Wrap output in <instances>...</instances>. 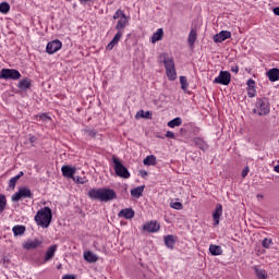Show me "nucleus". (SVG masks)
<instances>
[{
    "mask_svg": "<svg viewBox=\"0 0 279 279\" xmlns=\"http://www.w3.org/2000/svg\"><path fill=\"white\" fill-rule=\"evenodd\" d=\"M90 199H98L99 202H112L117 199V192L112 189H92L88 192Z\"/></svg>",
    "mask_w": 279,
    "mask_h": 279,
    "instance_id": "nucleus-1",
    "label": "nucleus"
},
{
    "mask_svg": "<svg viewBox=\"0 0 279 279\" xmlns=\"http://www.w3.org/2000/svg\"><path fill=\"white\" fill-rule=\"evenodd\" d=\"M159 58L163 62L168 80L170 82L178 80V72H175V61H173V58L167 56V53H161Z\"/></svg>",
    "mask_w": 279,
    "mask_h": 279,
    "instance_id": "nucleus-2",
    "label": "nucleus"
},
{
    "mask_svg": "<svg viewBox=\"0 0 279 279\" xmlns=\"http://www.w3.org/2000/svg\"><path fill=\"white\" fill-rule=\"evenodd\" d=\"M51 208L49 207H44L35 215V221L37 226H41V228H49V226L51 225Z\"/></svg>",
    "mask_w": 279,
    "mask_h": 279,
    "instance_id": "nucleus-3",
    "label": "nucleus"
},
{
    "mask_svg": "<svg viewBox=\"0 0 279 279\" xmlns=\"http://www.w3.org/2000/svg\"><path fill=\"white\" fill-rule=\"evenodd\" d=\"M270 111L271 107L269 105V98H257L255 108L253 110L254 114H258V117H267V114H269Z\"/></svg>",
    "mask_w": 279,
    "mask_h": 279,
    "instance_id": "nucleus-4",
    "label": "nucleus"
},
{
    "mask_svg": "<svg viewBox=\"0 0 279 279\" xmlns=\"http://www.w3.org/2000/svg\"><path fill=\"white\" fill-rule=\"evenodd\" d=\"M112 162L116 175H118V178H123L124 180H128L130 178V171L128 170V168H125V166H123L121 159L112 157Z\"/></svg>",
    "mask_w": 279,
    "mask_h": 279,
    "instance_id": "nucleus-5",
    "label": "nucleus"
},
{
    "mask_svg": "<svg viewBox=\"0 0 279 279\" xmlns=\"http://www.w3.org/2000/svg\"><path fill=\"white\" fill-rule=\"evenodd\" d=\"M22 75L21 72L16 69H2L0 71V80H21Z\"/></svg>",
    "mask_w": 279,
    "mask_h": 279,
    "instance_id": "nucleus-6",
    "label": "nucleus"
},
{
    "mask_svg": "<svg viewBox=\"0 0 279 279\" xmlns=\"http://www.w3.org/2000/svg\"><path fill=\"white\" fill-rule=\"evenodd\" d=\"M232 82V74L228 71H220L219 75L214 80V84H221L222 86H229Z\"/></svg>",
    "mask_w": 279,
    "mask_h": 279,
    "instance_id": "nucleus-7",
    "label": "nucleus"
},
{
    "mask_svg": "<svg viewBox=\"0 0 279 279\" xmlns=\"http://www.w3.org/2000/svg\"><path fill=\"white\" fill-rule=\"evenodd\" d=\"M62 49V41L59 39H54L47 44L46 51L49 53V56H53V53H57V51H60Z\"/></svg>",
    "mask_w": 279,
    "mask_h": 279,
    "instance_id": "nucleus-8",
    "label": "nucleus"
},
{
    "mask_svg": "<svg viewBox=\"0 0 279 279\" xmlns=\"http://www.w3.org/2000/svg\"><path fill=\"white\" fill-rule=\"evenodd\" d=\"M32 197V191L27 187H21L15 194L12 195V202H19V199H25Z\"/></svg>",
    "mask_w": 279,
    "mask_h": 279,
    "instance_id": "nucleus-9",
    "label": "nucleus"
},
{
    "mask_svg": "<svg viewBox=\"0 0 279 279\" xmlns=\"http://www.w3.org/2000/svg\"><path fill=\"white\" fill-rule=\"evenodd\" d=\"M228 38H232V33L229 31H221L214 35L213 40L214 43H223L225 40H228Z\"/></svg>",
    "mask_w": 279,
    "mask_h": 279,
    "instance_id": "nucleus-10",
    "label": "nucleus"
},
{
    "mask_svg": "<svg viewBox=\"0 0 279 279\" xmlns=\"http://www.w3.org/2000/svg\"><path fill=\"white\" fill-rule=\"evenodd\" d=\"M43 245V242L39 241L38 239L35 240H27L26 242L23 243L22 247L24 250H36V247H40Z\"/></svg>",
    "mask_w": 279,
    "mask_h": 279,
    "instance_id": "nucleus-11",
    "label": "nucleus"
},
{
    "mask_svg": "<svg viewBox=\"0 0 279 279\" xmlns=\"http://www.w3.org/2000/svg\"><path fill=\"white\" fill-rule=\"evenodd\" d=\"M221 215H223V206L218 204L213 213L214 226H219V219H221Z\"/></svg>",
    "mask_w": 279,
    "mask_h": 279,
    "instance_id": "nucleus-12",
    "label": "nucleus"
},
{
    "mask_svg": "<svg viewBox=\"0 0 279 279\" xmlns=\"http://www.w3.org/2000/svg\"><path fill=\"white\" fill-rule=\"evenodd\" d=\"M122 37H123V32H118L112 38V40L107 45L106 47L107 51H112V49H114V46L119 45V41L121 40Z\"/></svg>",
    "mask_w": 279,
    "mask_h": 279,
    "instance_id": "nucleus-13",
    "label": "nucleus"
},
{
    "mask_svg": "<svg viewBox=\"0 0 279 279\" xmlns=\"http://www.w3.org/2000/svg\"><path fill=\"white\" fill-rule=\"evenodd\" d=\"M56 252H58V245H51L50 247H48V250L46 251V254L44 256V260L45 263H48V260H51V258H53V256H56Z\"/></svg>",
    "mask_w": 279,
    "mask_h": 279,
    "instance_id": "nucleus-14",
    "label": "nucleus"
},
{
    "mask_svg": "<svg viewBox=\"0 0 279 279\" xmlns=\"http://www.w3.org/2000/svg\"><path fill=\"white\" fill-rule=\"evenodd\" d=\"M17 88L23 92L29 90V88H32V81L29 80V77L21 80L17 84Z\"/></svg>",
    "mask_w": 279,
    "mask_h": 279,
    "instance_id": "nucleus-15",
    "label": "nucleus"
},
{
    "mask_svg": "<svg viewBox=\"0 0 279 279\" xmlns=\"http://www.w3.org/2000/svg\"><path fill=\"white\" fill-rule=\"evenodd\" d=\"M163 241H165L166 247H168L169 250H173V247L175 246V243L178 241V236H175V235H166L163 238Z\"/></svg>",
    "mask_w": 279,
    "mask_h": 279,
    "instance_id": "nucleus-16",
    "label": "nucleus"
},
{
    "mask_svg": "<svg viewBox=\"0 0 279 279\" xmlns=\"http://www.w3.org/2000/svg\"><path fill=\"white\" fill-rule=\"evenodd\" d=\"M147 232H158L160 230V225L156 221L146 222L143 227Z\"/></svg>",
    "mask_w": 279,
    "mask_h": 279,
    "instance_id": "nucleus-17",
    "label": "nucleus"
},
{
    "mask_svg": "<svg viewBox=\"0 0 279 279\" xmlns=\"http://www.w3.org/2000/svg\"><path fill=\"white\" fill-rule=\"evenodd\" d=\"M134 209L125 208L119 211L118 217H123L124 219H134Z\"/></svg>",
    "mask_w": 279,
    "mask_h": 279,
    "instance_id": "nucleus-18",
    "label": "nucleus"
},
{
    "mask_svg": "<svg viewBox=\"0 0 279 279\" xmlns=\"http://www.w3.org/2000/svg\"><path fill=\"white\" fill-rule=\"evenodd\" d=\"M129 21L130 20L126 17V15H123V17H120V20L118 21V23L116 25L117 32H123L125 29V27L128 26Z\"/></svg>",
    "mask_w": 279,
    "mask_h": 279,
    "instance_id": "nucleus-19",
    "label": "nucleus"
},
{
    "mask_svg": "<svg viewBox=\"0 0 279 279\" xmlns=\"http://www.w3.org/2000/svg\"><path fill=\"white\" fill-rule=\"evenodd\" d=\"M61 172L64 178H73V175H75V168L70 166H62Z\"/></svg>",
    "mask_w": 279,
    "mask_h": 279,
    "instance_id": "nucleus-20",
    "label": "nucleus"
},
{
    "mask_svg": "<svg viewBox=\"0 0 279 279\" xmlns=\"http://www.w3.org/2000/svg\"><path fill=\"white\" fill-rule=\"evenodd\" d=\"M253 270L257 279H267L269 276L267 275V270L259 268L258 266H253Z\"/></svg>",
    "mask_w": 279,
    "mask_h": 279,
    "instance_id": "nucleus-21",
    "label": "nucleus"
},
{
    "mask_svg": "<svg viewBox=\"0 0 279 279\" xmlns=\"http://www.w3.org/2000/svg\"><path fill=\"white\" fill-rule=\"evenodd\" d=\"M267 77H268L269 82H278V80H279V69H277V68L270 69L267 72Z\"/></svg>",
    "mask_w": 279,
    "mask_h": 279,
    "instance_id": "nucleus-22",
    "label": "nucleus"
},
{
    "mask_svg": "<svg viewBox=\"0 0 279 279\" xmlns=\"http://www.w3.org/2000/svg\"><path fill=\"white\" fill-rule=\"evenodd\" d=\"M209 252L211 256H221L223 254V250H221V246L211 244L209 246Z\"/></svg>",
    "mask_w": 279,
    "mask_h": 279,
    "instance_id": "nucleus-23",
    "label": "nucleus"
},
{
    "mask_svg": "<svg viewBox=\"0 0 279 279\" xmlns=\"http://www.w3.org/2000/svg\"><path fill=\"white\" fill-rule=\"evenodd\" d=\"M162 36H165V31H162V28H158L157 32L153 34L150 40L153 44H156L158 40H162Z\"/></svg>",
    "mask_w": 279,
    "mask_h": 279,
    "instance_id": "nucleus-24",
    "label": "nucleus"
},
{
    "mask_svg": "<svg viewBox=\"0 0 279 279\" xmlns=\"http://www.w3.org/2000/svg\"><path fill=\"white\" fill-rule=\"evenodd\" d=\"M84 258L87 263H97L98 260L97 255L90 251L84 253Z\"/></svg>",
    "mask_w": 279,
    "mask_h": 279,
    "instance_id": "nucleus-25",
    "label": "nucleus"
},
{
    "mask_svg": "<svg viewBox=\"0 0 279 279\" xmlns=\"http://www.w3.org/2000/svg\"><path fill=\"white\" fill-rule=\"evenodd\" d=\"M195 40H197V31L192 29L187 37V43L190 47H193L195 45Z\"/></svg>",
    "mask_w": 279,
    "mask_h": 279,
    "instance_id": "nucleus-26",
    "label": "nucleus"
},
{
    "mask_svg": "<svg viewBox=\"0 0 279 279\" xmlns=\"http://www.w3.org/2000/svg\"><path fill=\"white\" fill-rule=\"evenodd\" d=\"M143 191H145V185L137 186V187L131 190V195H132V197H136V199H138V197H141V195H143Z\"/></svg>",
    "mask_w": 279,
    "mask_h": 279,
    "instance_id": "nucleus-27",
    "label": "nucleus"
},
{
    "mask_svg": "<svg viewBox=\"0 0 279 279\" xmlns=\"http://www.w3.org/2000/svg\"><path fill=\"white\" fill-rule=\"evenodd\" d=\"M182 125V118L178 117L168 122V128H180Z\"/></svg>",
    "mask_w": 279,
    "mask_h": 279,
    "instance_id": "nucleus-28",
    "label": "nucleus"
},
{
    "mask_svg": "<svg viewBox=\"0 0 279 279\" xmlns=\"http://www.w3.org/2000/svg\"><path fill=\"white\" fill-rule=\"evenodd\" d=\"M143 162H144V165H145L146 167H151V166L156 165V156L149 155V156H147V157L144 159Z\"/></svg>",
    "mask_w": 279,
    "mask_h": 279,
    "instance_id": "nucleus-29",
    "label": "nucleus"
},
{
    "mask_svg": "<svg viewBox=\"0 0 279 279\" xmlns=\"http://www.w3.org/2000/svg\"><path fill=\"white\" fill-rule=\"evenodd\" d=\"M12 230L15 236H21V234H25L24 226H14Z\"/></svg>",
    "mask_w": 279,
    "mask_h": 279,
    "instance_id": "nucleus-30",
    "label": "nucleus"
},
{
    "mask_svg": "<svg viewBox=\"0 0 279 279\" xmlns=\"http://www.w3.org/2000/svg\"><path fill=\"white\" fill-rule=\"evenodd\" d=\"M136 117L137 119H151V112L149 111H143V110H140L137 113H136Z\"/></svg>",
    "mask_w": 279,
    "mask_h": 279,
    "instance_id": "nucleus-31",
    "label": "nucleus"
},
{
    "mask_svg": "<svg viewBox=\"0 0 279 279\" xmlns=\"http://www.w3.org/2000/svg\"><path fill=\"white\" fill-rule=\"evenodd\" d=\"M8 205V199H5V195L0 194V215L5 210V206Z\"/></svg>",
    "mask_w": 279,
    "mask_h": 279,
    "instance_id": "nucleus-32",
    "label": "nucleus"
},
{
    "mask_svg": "<svg viewBox=\"0 0 279 279\" xmlns=\"http://www.w3.org/2000/svg\"><path fill=\"white\" fill-rule=\"evenodd\" d=\"M8 12H10V3L1 2L0 3V13L1 14H8Z\"/></svg>",
    "mask_w": 279,
    "mask_h": 279,
    "instance_id": "nucleus-33",
    "label": "nucleus"
},
{
    "mask_svg": "<svg viewBox=\"0 0 279 279\" xmlns=\"http://www.w3.org/2000/svg\"><path fill=\"white\" fill-rule=\"evenodd\" d=\"M194 145L198 147V149H202L203 151H206V149H208V145L204 141L194 142Z\"/></svg>",
    "mask_w": 279,
    "mask_h": 279,
    "instance_id": "nucleus-34",
    "label": "nucleus"
},
{
    "mask_svg": "<svg viewBox=\"0 0 279 279\" xmlns=\"http://www.w3.org/2000/svg\"><path fill=\"white\" fill-rule=\"evenodd\" d=\"M180 84L182 90H186L189 88V81L186 80V76H180Z\"/></svg>",
    "mask_w": 279,
    "mask_h": 279,
    "instance_id": "nucleus-35",
    "label": "nucleus"
},
{
    "mask_svg": "<svg viewBox=\"0 0 279 279\" xmlns=\"http://www.w3.org/2000/svg\"><path fill=\"white\" fill-rule=\"evenodd\" d=\"M20 179H21V175H15V177L11 178L9 181L10 189H15L16 182H19Z\"/></svg>",
    "mask_w": 279,
    "mask_h": 279,
    "instance_id": "nucleus-36",
    "label": "nucleus"
},
{
    "mask_svg": "<svg viewBox=\"0 0 279 279\" xmlns=\"http://www.w3.org/2000/svg\"><path fill=\"white\" fill-rule=\"evenodd\" d=\"M170 207L173 208L174 210H182V208H184V206L180 202H172L170 204Z\"/></svg>",
    "mask_w": 279,
    "mask_h": 279,
    "instance_id": "nucleus-37",
    "label": "nucleus"
},
{
    "mask_svg": "<svg viewBox=\"0 0 279 279\" xmlns=\"http://www.w3.org/2000/svg\"><path fill=\"white\" fill-rule=\"evenodd\" d=\"M123 16H125V13L121 9L117 10L113 14L114 21H117V19H123Z\"/></svg>",
    "mask_w": 279,
    "mask_h": 279,
    "instance_id": "nucleus-38",
    "label": "nucleus"
},
{
    "mask_svg": "<svg viewBox=\"0 0 279 279\" xmlns=\"http://www.w3.org/2000/svg\"><path fill=\"white\" fill-rule=\"evenodd\" d=\"M85 134L89 136V138H95V136H97V131L87 129L85 130Z\"/></svg>",
    "mask_w": 279,
    "mask_h": 279,
    "instance_id": "nucleus-39",
    "label": "nucleus"
},
{
    "mask_svg": "<svg viewBox=\"0 0 279 279\" xmlns=\"http://www.w3.org/2000/svg\"><path fill=\"white\" fill-rule=\"evenodd\" d=\"M73 181L77 182V184H86L87 180L81 177H73Z\"/></svg>",
    "mask_w": 279,
    "mask_h": 279,
    "instance_id": "nucleus-40",
    "label": "nucleus"
},
{
    "mask_svg": "<svg viewBox=\"0 0 279 279\" xmlns=\"http://www.w3.org/2000/svg\"><path fill=\"white\" fill-rule=\"evenodd\" d=\"M40 121H51V117H49L47 113L39 114Z\"/></svg>",
    "mask_w": 279,
    "mask_h": 279,
    "instance_id": "nucleus-41",
    "label": "nucleus"
},
{
    "mask_svg": "<svg viewBox=\"0 0 279 279\" xmlns=\"http://www.w3.org/2000/svg\"><path fill=\"white\" fill-rule=\"evenodd\" d=\"M263 247H269L271 245V240L269 239H264L262 242Z\"/></svg>",
    "mask_w": 279,
    "mask_h": 279,
    "instance_id": "nucleus-42",
    "label": "nucleus"
},
{
    "mask_svg": "<svg viewBox=\"0 0 279 279\" xmlns=\"http://www.w3.org/2000/svg\"><path fill=\"white\" fill-rule=\"evenodd\" d=\"M247 86H248V88H254V86H256V82L254 80L250 78L247 81Z\"/></svg>",
    "mask_w": 279,
    "mask_h": 279,
    "instance_id": "nucleus-43",
    "label": "nucleus"
},
{
    "mask_svg": "<svg viewBox=\"0 0 279 279\" xmlns=\"http://www.w3.org/2000/svg\"><path fill=\"white\" fill-rule=\"evenodd\" d=\"M247 96L251 98L256 97V90L254 88H251V90L247 93Z\"/></svg>",
    "mask_w": 279,
    "mask_h": 279,
    "instance_id": "nucleus-44",
    "label": "nucleus"
},
{
    "mask_svg": "<svg viewBox=\"0 0 279 279\" xmlns=\"http://www.w3.org/2000/svg\"><path fill=\"white\" fill-rule=\"evenodd\" d=\"M166 136H167V138H175V133H173V132H171V131H168V132L166 133Z\"/></svg>",
    "mask_w": 279,
    "mask_h": 279,
    "instance_id": "nucleus-45",
    "label": "nucleus"
},
{
    "mask_svg": "<svg viewBox=\"0 0 279 279\" xmlns=\"http://www.w3.org/2000/svg\"><path fill=\"white\" fill-rule=\"evenodd\" d=\"M231 72L235 73V75L239 74V65H232L231 66Z\"/></svg>",
    "mask_w": 279,
    "mask_h": 279,
    "instance_id": "nucleus-46",
    "label": "nucleus"
},
{
    "mask_svg": "<svg viewBox=\"0 0 279 279\" xmlns=\"http://www.w3.org/2000/svg\"><path fill=\"white\" fill-rule=\"evenodd\" d=\"M248 173H250V167H246V168L242 171V178H245Z\"/></svg>",
    "mask_w": 279,
    "mask_h": 279,
    "instance_id": "nucleus-47",
    "label": "nucleus"
},
{
    "mask_svg": "<svg viewBox=\"0 0 279 279\" xmlns=\"http://www.w3.org/2000/svg\"><path fill=\"white\" fill-rule=\"evenodd\" d=\"M272 12L276 16H279V7H276L275 9H272Z\"/></svg>",
    "mask_w": 279,
    "mask_h": 279,
    "instance_id": "nucleus-48",
    "label": "nucleus"
},
{
    "mask_svg": "<svg viewBox=\"0 0 279 279\" xmlns=\"http://www.w3.org/2000/svg\"><path fill=\"white\" fill-rule=\"evenodd\" d=\"M62 279H75V277L73 275H65Z\"/></svg>",
    "mask_w": 279,
    "mask_h": 279,
    "instance_id": "nucleus-49",
    "label": "nucleus"
},
{
    "mask_svg": "<svg viewBox=\"0 0 279 279\" xmlns=\"http://www.w3.org/2000/svg\"><path fill=\"white\" fill-rule=\"evenodd\" d=\"M274 171H276V173H279V165L275 166Z\"/></svg>",
    "mask_w": 279,
    "mask_h": 279,
    "instance_id": "nucleus-50",
    "label": "nucleus"
},
{
    "mask_svg": "<svg viewBox=\"0 0 279 279\" xmlns=\"http://www.w3.org/2000/svg\"><path fill=\"white\" fill-rule=\"evenodd\" d=\"M23 171H21L17 175H20V178H23Z\"/></svg>",
    "mask_w": 279,
    "mask_h": 279,
    "instance_id": "nucleus-51",
    "label": "nucleus"
},
{
    "mask_svg": "<svg viewBox=\"0 0 279 279\" xmlns=\"http://www.w3.org/2000/svg\"><path fill=\"white\" fill-rule=\"evenodd\" d=\"M196 132H199V128H196Z\"/></svg>",
    "mask_w": 279,
    "mask_h": 279,
    "instance_id": "nucleus-52",
    "label": "nucleus"
},
{
    "mask_svg": "<svg viewBox=\"0 0 279 279\" xmlns=\"http://www.w3.org/2000/svg\"><path fill=\"white\" fill-rule=\"evenodd\" d=\"M257 197H263V195L258 194Z\"/></svg>",
    "mask_w": 279,
    "mask_h": 279,
    "instance_id": "nucleus-53",
    "label": "nucleus"
},
{
    "mask_svg": "<svg viewBox=\"0 0 279 279\" xmlns=\"http://www.w3.org/2000/svg\"><path fill=\"white\" fill-rule=\"evenodd\" d=\"M181 132H184V129H181Z\"/></svg>",
    "mask_w": 279,
    "mask_h": 279,
    "instance_id": "nucleus-54",
    "label": "nucleus"
}]
</instances>
